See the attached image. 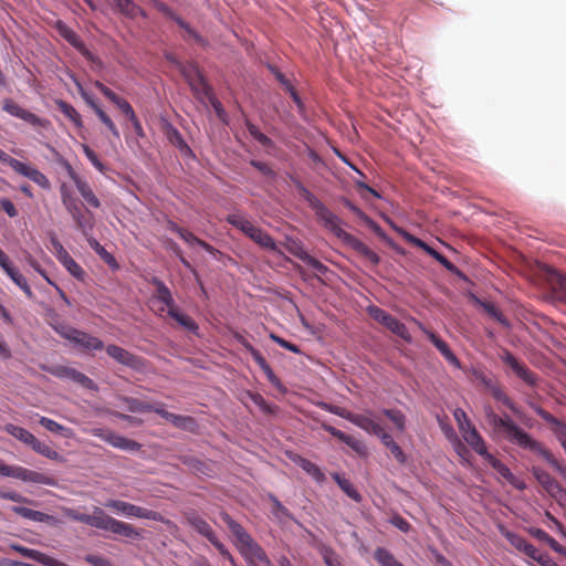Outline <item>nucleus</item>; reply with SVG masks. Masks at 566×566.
Listing matches in <instances>:
<instances>
[{"instance_id": "nucleus-23", "label": "nucleus", "mask_w": 566, "mask_h": 566, "mask_svg": "<svg viewBox=\"0 0 566 566\" xmlns=\"http://www.w3.org/2000/svg\"><path fill=\"white\" fill-rule=\"evenodd\" d=\"M290 252L306 263L308 266L314 269L319 274H326L328 272V268L323 264L319 260L315 259L311 254H308L301 245L294 243V245L290 249Z\"/></svg>"}, {"instance_id": "nucleus-52", "label": "nucleus", "mask_w": 566, "mask_h": 566, "mask_svg": "<svg viewBox=\"0 0 566 566\" xmlns=\"http://www.w3.org/2000/svg\"><path fill=\"white\" fill-rule=\"evenodd\" d=\"M247 128H248V132L250 133V135L256 142H259L262 146L266 147V146H271L272 145V140L265 134L260 132V129L254 124L248 122L247 123Z\"/></svg>"}, {"instance_id": "nucleus-41", "label": "nucleus", "mask_w": 566, "mask_h": 566, "mask_svg": "<svg viewBox=\"0 0 566 566\" xmlns=\"http://www.w3.org/2000/svg\"><path fill=\"white\" fill-rule=\"evenodd\" d=\"M120 400H123L125 403H127V409L130 412H147V411L155 412V409L161 408V406H153L150 403H147V402H144L142 400H138L136 398H130V397H122Z\"/></svg>"}, {"instance_id": "nucleus-64", "label": "nucleus", "mask_w": 566, "mask_h": 566, "mask_svg": "<svg viewBox=\"0 0 566 566\" xmlns=\"http://www.w3.org/2000/svg\"><path fill=\"white\" fill-rule=\"evenodd\" d=\"M323 558L327 566H343L340 557L331 548L324 551Z\"/></svg>"}, {"instance_id": "nucleus-20", "label": "nucleus", "mask_w": 566, "mask_h": 566, "mask_svg": "<svg viewBox=\"0 0 566 566\" xmlns=\"http://www.w3.org/2000/svg\"><path fill=\"white\" fill-rule=\"evenodd\" d=\"M322 428L331 433L333 437L337 438L339 441L346 443L350 449H353L358 454L363 455L366 454V447L357 440L356 438L346 434L345 432L340 431L339 429H336L335 427L328 424V423H322Z\"/></svg>"}, {"instance_id": "nucleus-62", "label": "nucleus", "mask_w": 566, "mask_h": 566, "mask_svg": "<svg viewBox=\"0 0 566 566\" xmlns=\"http://www.w3.org/2000/svg\"><path fill=\"white\" fill-rule=\"evenodd\" d=\"M323 408L333 413V415H336L340 418H344L346 419L347 421H350L352 419V416L354 412L352 411H348L347 409L345 408H342V407H338V406H334V405H328V403H323Z\"/></svg>"}, {"instance_id": "nucleus-25", "label": "nucleus", "mask_w": 566, "mask_h": 566, "mask_svg": "<svg viewBox=\"0 0 566 566\" xmlns=\"http://www.w3.org/2000/svg\"><path fill=\"white\" fill-rule=\"evenodd\" d=\"M465 442L481 457L489 454L485 442L475 427H472L461 433Z\"/></svg>"}, {"instance_id": "nucleus-28", "label": "nucleus", "mask_w": 566, "mask_h": 566, "mask_svg": "<svg viewBox=\"0 0 566 566\" xmlns=\"http://www.w3.org/2000/svg\"><path fill=\"white\" fill-rule=\"evenodd\" d=\"M118 11L126 18L135 19L138 15L147 18V13L134 0H114Z\"/></svg>"}, {"instance_id": "nucleus-38", "label": "nucleus", "mask_w": 566, "mask_h": 566, "mask_svg": "<svg viewBox=\"0 0 566 566\" xmlns=\"http://www.w3.org/2000/svg\"><path fill=\"white\" fill-rule=\"evenodd\" d=\"M77 191L81 193L83 199L87 205H90L93 208H99L101 202L98 198L93 192L91 186L84 180H77V184H75Z\"/></svg>"}, {"instance_id": "nucleus-26", "label": "nucleus", "mask_w": 566, "mask_h": 566, "mask_svg": "<svg viewBox=\"0 0 566 566\" xmlns=\"http://www.w3.org/2000/svg\"><path fill=\"white\" fill-rule=\"evenodd\" d=\"M7 275L24 292L28 298L33 297V292L28 284L27 279L15 269L13 268L9 260L6 262V265L0 266Z\"/></svg>"}, {"instance_id": "nucleus-15", "label": "nucleus", "mask_w": 566, "mask_h": 566, "mask_svg": "<svg viewBox=\"0 0 566 566\" xmlns=\"http://www.w3.org/2000/svg\"><path fill=\"white\" fill-rule=\"evenodd\" d=\"M155 413L159 415L161 418L171 422L176 428L196 433L199 429V426L195 418L190 416H181L169 412L165 410L163 407L160 409H155Z\"/></svg>"}, {"instance_id": "nucleus-6", "label": "nucleus", "mask_w": 566, "mask_h": 566, "mask_svg": "<svg viewBox=\"0 0 566 566\" xmlns=\"http://www.w3.org/2000/svg\"><path fill=\"white\" fill-rule=\"evenodd\" d=\"M41 368L42 370L49 373L50 375L56 378L70 379L71 381L78 384L83 388L90 390H97V385L94 382V380L75 368L63 365L42 366Z\"/></svg>"}, {"instance_id": "nucleus-8", "label": "nucleus", "mask_w": 566, "mask_h": 566, "mask_svg": "<svg viewBox=\"0 0 566 566\" xmlns=\"http://www.w3.org/2000/svg\"><path fill=\"white\" fill-rule=\"evenodd\" d=\"M51 244L54 250V254L59 262L70 272L71 275L76 277L77 280H84L85 272L81 268V265L70 255V253L64 249L62 243L59 241L55 234L51 235Z\"/></svg>"}, {"instance_id": "nucleus-63", "label": "nucleus", "mask_w": 566, "mask_h": 566, "mask_svg": "<svg viewBox=\"0 0 566 566\" xmlns=\"http://www.w3.org/2000/svg\"><path fill=\"white\" fill-rule=\"evenodd\" d=\"M167 137L170 140L171 144L178 146V147H187L181 134L172 126H168L167 128Z\"/></svg>"}, {"instance_id": "nucleus-39", "label": "nucleus", "mask_w": 566, "mask_h": 566, "mask_svg": "<svg viewBox=\"0 0 566 566\" xmlns=\"http://www.w3.org/2000/svg\"><path fill=\"white\" fill-rule=\"evenodd\" d=\"M39 422L46 430H49L51 432L59 433L64 438H73V436H74V432L71 428H66V427L57 423L53 419H50L46 417H41Z\"/></svg>"}, {"instance_id": "nucleus-29", "label": "nucleus", "mask_w": 566, "mask_h": 566, "mask_svg": "<svg viewBox=\"0 0 566 566\" xmlns=\"http://www.w3.org/2000/svg\"><path fill=\"white\" fill-rule=\"evenodd\" d=\"M151 284L155 286V296L168 308L176 306L175 300L168 286L158 277H153Z\"/></svg>"}, {"instance_id": "nucleus-30", "label": "nucleus", "mask_w": 566, "mask_h": 566, "mask_svg": "<svg viewBox=\"0 0 566 566\" xmlns=\"http://www.w3.org/2000/svg\"><path fill=\"white\" fill-rule=\"evenodd\" d=\"M226 221L244 233L248 238L254 231L256 226H254L249 219H247L241 213H231L228 214Z\"/></svg>"}, {"instance_id": "nucleus-56", "label": "nucleus", "mask_w": 566, "mask_h": 566, "mask_svg": "<svg viewBox=\"0 0 566 566\" xmlns=\"http://www.w3.org/2000/svg\"><path fill=\"white\" fill-rule=\"evenodd\" d=\"M13 548L24 557L33 559L40 564L43 563V559L45 556L44 553H41V552L32 549V548L23 547V546H13Z\"/></svg>"}, {"instance_id": "nucleus-13", "label": "nucleus", "mask_w": 566, "mask_h": 566, "mask_svg": "<svg viewBox=\"0 0 566 566\" xmlns=\"http://www.w3.org/2000/svg\"><path fill=\"white\" fill-rule=\"evenodd\" d=\"M65 337L88 352L102 350L104 348V343L99 338L78 329H71L65 334Z\"/></svg>"}, {"instance_id": "nucleus-55", "label": "nucleus", "mask_w": 566, "mask_h": 566, "mask_svg": "<svg viewBox=\"0 0 566 566\" xmlns=\"http://www.w3.org/2000/svg\"><path fill=\"white\" fill-rule=\"evenodd\" d=\"M421 329L424 332V334L428 336L430 342L436 346V348L441 353L443 356L448 350H450L448 344L443 342L440 337H438L433 332L424 328L421 326Z\"/></svg>"}, {"instance_id": "nucleus-54", "label": "nucleus", "mask_w": 566, "mask_h": 566, "mask_svg": "<svg viewBox=\"0 0 566 566\" xmlns=\"http://www.w3.org/2000/svg\"><path fill=\"white\" fill-rule=\"evenodd\" d=\"M205 101H208L210 103L218 118L224 122L227 117V112L224 111L222 104L214 96L212 91H210L209 94L205 95Z\"/></svg>"}, {"instance_id": "nucleus-17", "label": "nucleus", "mask_w": 566, "mask_h": 566, "mask_svg": "<svg viewBox=\"0 0 566 566\" xmlns=\"http://www.w3.org/2000/svg\"><path fill=\"white\" fill-rule=\"evenodd\" d=\"M80 94L85 103L94 111L99 120L109 129V132L119 138V132L112 120V118L95 103L94 98L82 87L80 83H76Z\"/></svg>"}, {"instance_id": "nucleus-40", "label": "nucleus", "mask_w": 566, "mask_h": 566, "mask_svg": "<svg viewBox=\"0 0 566 566\" xmlns=\"http://www.w3.org/2000/svg\"><path fill=\"white\" fill-rule=\"evenodd\" d=\"M255 363L263 370L268 380L270 381V384L273 387L279 389L281 392L286 391V388L283 386L280 378L274 374L273 369L271 368V366L268 364V361L265 360V358L263 356L260 359H258Z\"/></svg>"}, {"instance_id": "nucleus-60", "label": "nucleus", "mask_w": 566, "mask_h": 566, "mask_svg": "<svg viewBox=\"0 0 566 566\" xmlns=\"http://www.w3.org/2000/svg\"><path fill=\"white\" fill-rule=\"evenodd\" d=\"M554 291L558 294V297L566 302V275L557 273L554 282Z\"/></svg>"}, {"instance_id": "nucleus-2", "label": "nucleus", "mask_w": 566, "mask_h": 566, "mask_svg": "<svg viewBox=\"0 0 566 566\" xmlns=\"http://www.w3.org/2000/svg\"><path fill=\"white\" fill-rule=\"evenodd\" d=\"M491 422L499 432L503 433L509 442L542 457L563 478H566V467L560 464L554 454L543 446V443L533 439L526 431L515 424L509 416L503 418L495 413H491Z\"/></svg>"}, {"instance_id": "nucleus-48", "label": "nucleus", "mask_w": 566, "mask_h": 566, "mask_svg": "<svg viewBox=\"0 0 566 566\" xmlns=\"http://www.w3.org/2000/svg\"><path fill=\"white\" fill-rule=\"evenodd\" d=\"M59 109L70 118L77 127H82V118L78 112L69 103L60 101L57 103Z\"/></svg>"}, {"instance_id": "nucleus-31", "label": "nucleus", "mask_w": 566, "mask_h": 566, "mask_svg": "<svg viewBox=\"0 0 566 566\" xmlns=\"http://www.w3.org/2000/svg\"><path fill=\"white\" fill-rule=\"evenodd\" d=\"M12 511L18 515H20L24 518L34 521V522L50 523L54 520L53 516H51L46 513L35 511V510L24 507V506H14V507H12Z\"/></svg>"}, {"instance_id": "nucleus-57", "label": "nucleus", "mask_w": 566, "mask_h": 566, "mask_svg": "<svg viewBox=\"0 0 566 566\" xmlns=\"http://www.w3.org/2000/svg\"><path fill=\"white\" fill-rule=\"evenodd\" d=\"M368 313L373 319L381 324L382 326L389 321L391 314L387 313L385 310L378 306H369Z\"/></svg>"}, {"instance_id": "nucleus-18", "label": "nucleus", "mask_w": 566, "mask_h": 566, "mask_svg": "<svg viewBox=\"0 0 566 566\" xmlns=\"http://www.w3.org/2000/svg\"><path fill=\"white\" fill-rule=\"evenodd\" d=\"M56 29L60 35L67 41L74 49H76L87 60H92V54L88 49L85 46L80 36L66 24L63 22H57Z\"/></svg>"}, {"instance_id": "nucleus-14", "label": "nucleus", "mask_w": 566, "mask_h": 566, "mask_svg": "<svg viewBox=\"0 0 566 566\" xmlns=\"http://www.w3.org/2000/svg\"><path fill=\"white\" fill-rule=\"evenodd\" d=\"M501 359L527 385L536 386L537 378L535 374L524 364L520 363L512 353L504 352Z\"/></svg>"}, {"instance_id": "nucleus-24", "label": "nucleus", "mask_w": 566, "mask_h": 566, "mask_svg": "<svg viewBox=\"0 0 566 566\" xmlns=\"http://www.w3.org/2000/svg\"><path fill=\"white\" fill-rule=\"evenodd\" d=\"M349 422L375 436L380 432L381 428V426L373 419L370 411L367 413H353Z\"/></svg>"}, {"instance_id": "nucleus-11", "label": "nucleus", "mask_w": 566, "mask_h": 566, "mask_svg": "<svg viewBox=\"0 0 566 566\" xmlns=\"http://www.w3.org/2000/svg\"><path fill=\"white\" fill-rule=\"evenodd\" d=\"M532 474L535 480L541 484V486L554 499H563L566 496V491L559 484V482L554 479L547 471L539 467L532 468Z\"/></svg>"}, {"instance_id": "nucleus-61", "label": "nucleus", "mask_w": 566, "mask_h": 566, "mask_svg": "<svg viewBox=\"0 0 566 566\" xmlns=\"http://www.w3.org/2000/svg\"><path fill=\"white\" fill-rule=\"evenodd\" d=\"M84 560L91 566H114L111 559L95 554L85 555Z\"/></svg>"}, {"instance_id": "nucleus-34", "label": "nucleus", "mask_w": 566, "mask_h": 566, "mask_svg": "<svg viewBox=\"0 0 566 566\" xmlns=\"http://www.w3.org/2000/svg\"><path fill=\"white\" fill-rule=\"evenodd\" d=\"M87 242L90 247L98 254V256L112 269H118V263L115 256L109 253L96 239L88 238Z\"/></svg>"}, {"instance_id": "nucleus-21", "label": "nucleus", "mask_w": 566, "mask_h": 566, "mask_svg": "<svg viewBox=\"0 0 566 566\" xmlns=\"http://www.w3.org/2000/svg\"><path fill=\"white\" fill-rule=\"evenodd\" d=\"M187 523L193 527L200 535L205 536L209 542L214 539L216 533L196 511H190L185 514Z\"/></svg>"}, {"instance_id": "nucleus-45", "label": "nucleus", "mask_w": 566, "mask_h": 566, "mask_svg": "<svg viewBox=\"0 0 566 566\" xmlns=\"http://www.w3.org/2000/svg\"><path fill=\"white\" fill-rule=\"evenodd\" d=\"M484 460H486L491 467L507 482L509 480L513 479V473L509 469L506 464H504L502 461L493 457L491 453L484 457Z\"/></svg>"}, {"instance_id": "nucleus-32", "label": "nucleus", "mask_w": 566, "mask_h": 566, "mask_svg": "<svg viewBox=\"0 0 566 566\" xmlns=\"http://www.w3.org/2000/svg\"><path fill=\"white\" fill-rule=\"evenodd\" d=\"M294 462L304 470L308 475H311L316 482L323 483L326 479L324 472L312 461L297 457Z\"/></svg>"}, {"instance_id": "nucleus-12", "label": "nucleus", "mask_w": 566, "mask_h": 566, "mask_svg": "<svg viewBox=\"0 0 566 566\" xmlns=\"http://www.w3.org/2000/svg\"><path fill=\"white\" fill-rule=\"evenodd\" d=\"M105 349L107 355L118 364L136 370L144 367V359L142 357L128 352L120 346L111 344Z\"/></svg>"}, {"instance_id": "nucleus-4", "label": "nucleus", "mask_w": 566, "mask_h": 566, "mask_svg": "<svg viewBox=\"0 0 566 566\" xmlns=\"http://www.w3.org/2000/svg\"><path fill=\"white\" fill-rule=\"evenodd\" d=\"M105 507L113 511L116 514L126 516V517H135L143 520H150L160 522L169 525L171 522L167 520L161 513L149 510L143 506L135 505L133 503L122 501V500H107L104 503Z\"/></svg>"}, {"instance_id": "nucleus-49", "label": "nucleus", "mask_w": 566, "mask_h": 566, "mask_svg": "<svg viewBox=\"0 0 566 566\" xmlns=\"http://www.w3.org/2000/svg\"><path fill=\"white\" fill-rule=\"evenodd\" d=\"M60 191H61L62 203L64 205L66 210L69 212L77 213L76 211H77V208H80V207H78L75 198H73L69 188L65 185H62L60 188Z\"/></svg>"}, {"instance_id": "nucleus-9", "label": "nucleus", "mask_w": 566, "mask_h": 566, "mask_svg": "<svg viewBox=\"0 0 566 566\" xmlns=\"http://www.w3.org/2000/svg\"><path fill=\"white\" fill-rule=\"evenodd\" d=\"M92 436L98 437L105 442L109 443L112 447L126 450V451H139L140 444L135 441L127 439L123 436H119L111 430H105L102 428H93L88 431Z\"/></svg>"}, {"instance_id": "nucleus-19", "label": "nucleus", "mask_w": 566, "mask_h": 566, "mask_svg": "<svg viewBox=\"0 0 566 566\" xmlns=\"http://www.w3.org/2000/svg\"><path fill=\"white\" fill-rule=\"evenodd\" d=\"M240 552L250 563L258 562L264 566H273L264 549L253 539L243 547H240Z\"/></svg>"}, {"instance_id": "nucleus-42", "label": "nucleus", "mask_w": 566, "mask_h": 566, "mask_svg": "<svg viewBox=\"0 0 566 566\" xmlns=\"http://www.w3.org/2000/svg\"><path fill=\"white\" fill-rule=\"evenodd\" d=\"M385 327L389 329L395 335L399 336L403 340L410 343L411 335L408 332V328L403 323L397 319L395 316H390L389 321L386 323Z\"/></svg>"}, {"instance_id": "nucleus-5", "label": "nucleus", "mask_w": 566, "mask_h": 566, "mask_svg": "<svg viewBox=\"0 0 566 566\" xmlns=\"http://www.w3.org/2000/svg\"><path fill=\"white\" fill-rule=\"evenodd\" d=\"M0 475L10 476V478H14V479H18V480H21L24 482H31V483H36V484H44V485H50V486L57 485L56 479L51 475H48V474H44L41 472H36V471H33V470H30V469H27L23 467L7 465L1 460H0Z\"/></svg>"}, {"instance_id": "nucleus-1", "label": "nucleus", "mask_w": 566, "mask_h": 566, "mask_svg": "<svg viewBox=\"0 0 566 566\" xmlns=\"http://www.w3.org/2000/svg\"><path fill=\"white\" fill-rule=\"evenodd\" d=\"M300 196L308 203L315 212L316 218L325 229L343 241L344 244L355 250L358 254L367 259L373 265L380 262L379 255L367 247L363 241L348 233L340 227V219L329 210L321 200H318L302 182H297Z\"/></svg>"}, {"instance_id": "nucleus-10", "label": "nucleus", "mask_w": 566, "mask_h": 566, "mask_svg": "<svg viewBox=\"0 0 566 566\" xmlns=\"http://www.w3.org/2000/svg\"><path fill=\"white\" fill-rule=\"evenodd\" d=\"M181 74L188 82L195 96L202 103H205V95L209 94L211 88L206 83L202 74L195 65H187L181 69Z\"/></svg>"}, {"instance_id": "nucleus-53", "label": "nucleus", "mask_w": 566, "mask_h": 566, "mask_svg": "<svg viewBox=\"0 0 566 566\" xmlns=\"http://www.w3.org/2000/svg\"><path fill=\"white\" fill-rule=\"evenodd\" d=\"M82 149L85 154V156L87 157V159L91 161V164L102 174H104L106 171V167L105 165L98 159L97 155L95 154V151L88 146V145H85L83 144L82 145Z\"/></svg>"}, {"instance_id": "nucleus-59", "label": "nucleus", "mask_w": 566, "mask_h": 566, "mask_svg": "<svg viewBox=\"0 0 566 566\" xmlns=\"http://www.w3.org/2000/svg\"><path fill=\"white\" fill-rule=\"evenodd\" d=\"M249 396L253 403H255L264 413L271 415L275 411V408L269 405L262 395L250 392Z\"/></svg>"}, {"instance_id": "nucleus-51", "label": "nucleus", "mask_w": 566, "mask_h": 566, "mask_svg": "<svg viewBox=\"0 0 566 566\" xmlns=\"http://www.w3.org/2000/svg\"><path fill=\"white\" fill-rule=\"evenodd\" d=\"M502 534L509 541V543L520 552H522L527 544V541L523 536L511 531H502Z\"/></svg>"}, {"instance_id": "nucleus-36", "label": "nucleus", "mask_w": 566, "mask_h": 566, "mask_svg": "<svg viewBox=\"0 0 566 566\" xmlns=\"http://www.w3.org/2000/svg\"><path fill=\"white\" fill-rule=\"evenodd\" d=\"M169 317L174 318L179 325L186 329L197 333L199 329L198 324L188 315L182 314L178 311L177 306L167 311Z\"/></svg>"}, {"instance_id": "nucleus-33", "label": "nucleus", "mask_w": 566, "mask_h": 566, "mask_svg": "<svg viewBox=\"0 0 566 566\" xmlns=\"http://www.w3.org/2000/svg\"><path fill=\"white\" fill-rule=\"evenodd\" d=\"M249 238L258 245L266 250L275 251L277 249L274 239L259 227L254 229Z\"/></svg>"}, {"instance_id": "nucleus-50", "label": "nucleus", "mask_w": 566, "mask_h": 566, "mask_svg": "<svg viewBox=\"0 0 566 566\" xmlns=\"http://www.w3.org/2000/svg\"><path fill=\"white\" fill-rule=\"evenodd\" d=\"M454 420L457 421V424L459 427L460 432H464L465 430L474 427L472 422L470 421L467 412L461 408H455L453 411Z\"/></svg>"}, {"instance_id": "nucleus-43", "label": "nucleus", "mask_w": 566, "mask_h": 566, "mask_svg": "<svg viewBox=\"0 0 566 566\" xmlns=\"http://www.w3.org/2000/svg\"><path fill=\"white\" fill-rule=\"evenodd\" d=\"M374 557L376 562L381 566H405L388 549L384 547H378L374 553Z\"/></svg>"}, {"instance_id": "nucleus-35", "label": "nucleus", "mask_w": 566, "mask_h": 566, "mask_svg": "<svg viewBox=\"0 0 566 566\" xmlns=\"http://www.w3.org/2000/svg\"><path fill=\"white\" fill-rule=\"evenodd\" d=\"M4 430L11 434L12 437H14L15 439H18L19 441L25 443L27 446L31 447L32 443L34 442L35 440V436H33L30 431H28L27 429L22 428V427H19V426H15V424H12V423H8L6 424L4 427Z\"/></svg>"}, {"instance_id": "nucleus-44", "label": "nucleus", "mask_w": 566, "mask_h": 566, "mask_svg": "<svg viewBox=\"0 0 566 566\" xmlns=\"http://www.w3.org/2000/svg\"><path fill=\"white\" fill-rule=\"evenodd\" d=\"M32 450L35 451L36 453L50 459V460H55V461H62L63 458L62 455L53 450L50 446H48L46 443L40 441L38 438H35L34 442L32 443L31 446Z\"/></svg>"}, {"instance_id": "nucleus-27", "label": "nucleus", "mask_w": 566, "mask_h": 566, "mask_svg": "<svg viewBox=\"0 0 566 566\" xmlns=\"http://www.w3.org/2000/svg\"><path fill=\"white\" fill-rule=\"evenodd\" d=\"M222 520L224 521L233 536L237 538L240 547H243L253 539L251 535L248 534V532L243 528V526L240 523L235 522L233 518H231L228 514H224L222 516Z\"/></svg>"}, {"instance_id": "nucleus-46", "label": "nucleus", "mask_w": 566, "mask_h": 566, "mask_svg": "<svg viewBox=\"0 0 566 566\" xmlns=\"http://www.w3.org/2000/svg\"><path fill=\"white\" fill-rule=\"evenodd\" d=\"M402 432L406 428V416L399 409H382L381 411Z\"/></svg>"}, {"instance_id": "nucleus-37", "label": "nucleus", "mask_w": 566, "mask_h": 566, "mask_svg": "<svg viewBox=\"0 0 566 566\" xmlns=\"http://www.w3.org/2000/svg\"><path fill=\"white\" fill-rule=\"evenodd\" d=\"M332 478L347 496H349L356 502L361 501V495L354 488L353 483L348 479H345L338 473H332Z\"/></svg>"}, {"instance_id": "nucleus-22", "label": "nucleus", "mask_w": 566, "mask_h": 566, "mask_svg": "<svg viewBox=\"0 0 566 566\" xmlns=\"http://www.w3.org/2000/svg\"><path fill=\"white\" fill-rule=\"evenodd\" d=\"M15 172L29 178L43 189H50L51 187L50 180L43 172L21 161Z\"/></svg>"}, {"instance_id": "nucleus-47", "label": "nucleus", "mask_w": 566, "mask_h": 566, "mask_svg": "<svg viewBox=\"0 0 566 566\" xmlns=\"http://www.w3.org/2000/svg\"><path fill=\"white\" fill-rule=\"evenodd\" d=\"M168 229L172 232H176L186 243H188L190 245H193V244L199 245V243L201 241V239L197 238L193 233H191L190 231H188L184 228H180L175 222H169Z\"/></svg>"}, {"instance_id": "nucleus-58", "label": "nucleus", "mask_w": 566, "mask_h": 566, "mask_svg": "<svg viewBox=\"0 0 566 566\" xmlns=\"http://www.w3.org/2000/svg\"><path fill=\"white\" fill-rule=\"evenodd\" d=\"M368 313L373 319L381 324L382 326L389 321L391 314L387 313L385 310L378 306H369Z\"/></svg>"}, {"instance_id": "nucleus-7", "label": "nucleus", "mask_w": 566, "mask_h": 566, "mask_svg": "<svg viewBox=\"0 0 566 566\" xmlns=\"http://www.w3.org/2000/svg\"><path fill=\"white\" fill-rule=\"evenodd\" d=\"M397 231L411 244H413L417 248L422 249L424 252H427L430 256H432L434 260H437L443 268H446L449 272L462 276V272L453 264L451 263L444 255H442L440 252H438L436 249L427 244L424 241H422L419 238H416L415 235L410 234L409 232L397 229Z\"/></svg>"}, {"instance_id": "nucleus-16", "label": "nucleus", "mask_w": 566, "mask_h": 566, "mask_svg": "<svg viewBox=\"0 0 566 566\" xmlns=\"http://www.w3.org/2000/svg\"><path fill=\"white\" fill-rule=\"evenodd\" d=\"M3 111H6L8 114L21 118L24 122L33 125V126H43L44 120L41 119L35 114L29 112L28 109H24L21 107L17 102H14L11 98H7L3 102Z\"/></svg>"}, {"instance_id": "nucleus-3", "label": "nucleus", "mask_w": 566, "mask_h": 566, "mask_svg": "<svg viewBox=\"0 0 566 566\" xmlns=\"http://www.w3.org/2000/svg\"><path fill=\"white\" fill-rule=\"evenodd\" d=\"M64 514L72 521L84 523L97 530L107 531L130 539H140L142 531L133 524L116 520L106 514L101 507L94 506L92 514L81 513L74 509H65Z\"/></svg>"}]
</instances>
